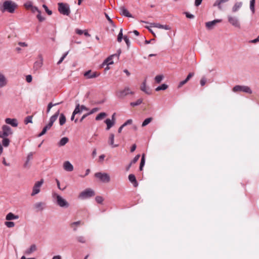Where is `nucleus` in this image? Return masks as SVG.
<instances>
[{
    "label": "nucleus",
    "instance_id": "f257e3e1",
    "mask_svg": "<svg viewBox=\"0 0 259 259\" xmlns=\"http://www.w3.org/2000/svg\"><path fill=\"white\" fill-rule=\"evenodd\" d=\"M16 7L17 5L12 1H6L4 2L3 8L1 9V10L3 12L7 11L10 13H14Z\"/></svg>",
    "mask_w": 259,
    "mask_h": 259
},
{
    "label": "nucleus",
    "instance_id": "ddd939ff",
    "mask_svg": "<svg viewBox=\"0 0 259 259\" xmlns=\"http://www.w3.org/2000/svg\"><path fill=\"white\" fill-rule=\"evenodd\" d=\"M5 122L7 124H10L13 127H17L18 124V121L15 118H7L5 119Z\"/></svg>",
    "mask_w": 259,
    "mask_h": 259
},
{
    "label": "nucleus",
    "instance_id": "dca6fc26",
    "mask_svg": "<svg viewBox=\"0 0 259 259\" xmlns=\"http://www.w3.org/2000/svg\"><path fill=\"white\" fill-rule=\"evenodd\" d=\"M114 135L111 133L109 135L108 139V144L111 146L112 148H116L119 146V144H114Z\"/></svg>",
    "mask_w": 259,
    "mask_h": 259
},
{
    "label": "nucleus",
    "instance_id": "c85d7f7f",
    "mask_svg": "<svg viewBox=\"0 0 259 259\" xmlns=\"http://www.w3.org/2000/svg\"><path fill=\"white\" fill-rule=\"evenodd\" d=\"M36 250V246L35 244H32L30 246L29 248L27 249L25 251V254H30L32 252L35 251Z\"/></svg>",
    "mask_w": 259,
    "mask_h": 259
},
{
    "label": "nucleus",
    "instance_id": "a211bd4d",
    "mask_svg": "<svg viewBox=\"0 0 259 259\" xmlns=\"http://www.w3.org/2000/svg\"><path fill=\"white\" fill-rule=\"evenodd\" d=\"M64 169L67 171H72L73 170L72 164L68 161H65L63 164Z\"/></svg>",
    "mask_w": 259,
    "mask_h": 259
},
{
    "label": "nucleus",
    "instance_id": "9b49d317",
    "mask_svg": "<svg viewBox=\"0 0 259 259\" xmlns=\"http://www.w3.org/2000/svg\"><path fill=\"white\" fill-rule=\"evenodd\" d=\"M221 21L222 20L220 19H215L211 21L207 22L205 23L206 27L208 29H211L217 23L221 22Z\"/></svg>",
    "mask_w": 259,
    "mask_h": 259
},
{
    "label": "nucleus",
    "instance_id": "774afa93",
    "mask_svg": "<svg viewBox=\"0 0 259 259\" xmlns=\"http://www.w3.org/2000/svg\"><path fill=\"white\" fill-rule=\"evenodd\" d=\"M80 224V221H77L75 222H73L70 224V226L72 228L74 226H78Z\"/></svg>",
    "mask_w": 259,
    "mask_h": 259
},
{
    "label": "nucleus",
    "instance_id": "f03ea898",
    "mask_svg": "<svg viewBox=\"0 0 259 259\" xmlns=\"http://www.w3.org/2000/svg\"><path fill=\"white\" fill-rule=\"evenodd\" d=\"M134 92L131 90L128 87H125L123 89L116 93V96L118 98L123 99L128 95H134Z\"/></svg>",
    "mask_w": 259,
    "mask_h": 259
},
{
    "label": "nucleus",
    "instance_id": "de8ad7c7",
    "mask_svg": "<svg viewBox=\"0 0 259 259\" xmlns=\"http://www.w3.org/2000/svg\"><path fill=\"white\" fill-rule=\"evenodd\" d=\"M32 116H27L24 120V122L26 124H28V123H32Z\"/></svg>",
    "mask_w": 259,
    "mask_h": 259
},
{
    "label": "nucleus",
    "instance_id": "20e7f679",
    "mask_svg": "<svg viewBox=\"0 0 259 259\" xmlns=\"http://www.w3.org/2000/svg\"><path fill=\"white\" fill-rule=\"evenodd\" d=\"M53 197L56 199V203L58 205L61 207L67 208L69 207V203L64 198H63L60 195L54 193Z\"/></svg>",
    "mask_w": 259,
    "mask_h": 259
},
{
    "label": "nucleus",
    "instance_id": "f704fd0d",
    "mask_svg": "<svg viewBox=\"0 0 259 259\" xmlns=\"http://www.w3.org/2000/svg\"><path fill=\"white\" fill-rule=\"evenodd\" d=\"M82 110H81V109L80 108V105L79 104H77L76 105L75 109L74 110V115H76L77 114H80L82 112Z\"/></svg>",
    "mask_w": 259,
    "mask_h": 259
},
{
    "label": "nucleus",
    "instance_id": "a878e982",
    "mask_svg": "<svg viewBox=\"0 0 259 259\" xmlns=\"http://www.w3.org/2000/svg\"><path fill=\"white\" fill-rule=\"evenodd\" d=\"M242 2H240L236 3L232 8V12L234 13L236 12L242 7Z\"/></svg>",
    "mask_w": 259,
    "mask_h": 259
},
{
    "label": "nucleus",
    "instance_id": "c9c22d12",
    "mask_svg": "<svg viewBox=\"0 0 259 259\" xmlns=\"http://www.w3.org/2000/svg\"><path fill=\"white\" fill-rule=\"evenodd\" d=\"M106 116H107V114L106 113L101 112L96 117L95 119L96 120H100L102 119L103 118H104Z\"/></svg>",
    "mask_w": 259,
    "mask_h": 259
},
{
    "label": "nucleus",
    "instance_id": "6e6552de",
    "mask_svg": "<svg viewBox=\"0 0 259 259\" xmlns=\"http://www.w3.org/2000/svg\"><path fill=\"white\" fill-rule=\"evenodd\" d=\"M227 17L228 22L233 26L239 29L241 28L240 23L237 17L232 15H228Z\"/></svg>",
    "mask_w": 259,
    "mask_h": 259
},
{
    "label": "nucleus",
    "instance_id": "473e14b6",
    "mask_svg": "<svg viewBox=\"0 0 259 259\" xmlns=\"http://www.w3.org/2000/svg\"><path fill=\"white\" fill-rule=\"evenodd\" d=\"M33 158V155L32 153H30L28 154L27 157V160L24 164V167H26L28 165L29 162L30 160H31Z\"/></svg>",
    "mask_w": 259,
    "mask_h": 259
},
{
    "label": "nucleus",
    "instance_id": "4d7b16f0",
    "mask_svg": "<svg viewBox=\"0 0 259 259\" xmlns=\"http://www.w3.org/2000/svg\"><path fill=\"white\" fill-rule=\"evenodd\" d=\"M123 39H124L127 47L128 48L130 46V41L129 39L128 38L127 36H124Z\"/></svg>",
    "mask_w": 259,
    "mask_h": 259
},
{
    "label": "nucleus",
    "instance_id": "a18cd8bd",
    "mask_svg": "<svg viewBox=\"0 0 259 259\" xmlns=\"http://www.w3.org/2000/svg\"><path fill=\"white\" fill-rule=\"evenodd\" d=\"M5 224L8 228H12L15 226V223L10 221L5 222Z\"/></svg>",
    "mask_w": 259,
    "mask_h": 259
},
{
    "label": "nucleus",
    "instance_id": "8fccbe9b",
    "mask_svg": "<svg viewBox=\"0 0 259 259\" xmlns=\"http://www.w3.org/2000/svg\"><path fill=\"white\" fill-rule=\"evenodd\" d=\"M68 51L66 52L65 53H64L63 54V55L61 57V58L60 59V60H59V61L57 62V64L58 65H59L64 60V59L65 58V57L67 56V55H68Z\"/></svg>",
    "mask_w": 259,
    "mask_h": 259
},
{
    "label": "nucleus",
    "instance_id": "f8f14e48",
    "mask_svg": "<svg viewBox=\"0 0 259 259\" xmlns=\"http://www.w3.org/2000/svg\"><path fill=\"white\" fill-rule=\"evenodd\" d=\"M114 57V56L113 55L108 57L106 59H105L103 63H102V66H103L105 65L108 66L109 65L113 64V61H112V58ZM109 69V68L108 66H107V67L105 68V70H108Z\"/></svg>",
    "mask_w": 259,
    "mask_h": 259
},
{
    "label": "nucleus",
    "instance_id": "a19ab883",
    "mask_svg": "<svg viewBox=\"0 0 259 259\" xmlns=\"http://www.w3.org/2000/svg\"><path fill=\"white\" fill-rule=\"evenodd\" d=\"M163 79V75H158L155 77V81L156 83H159Z\"/></svg>",
    "mask_w": 259,
    "mask_h": 259
},
{
    "label": "nucleus",
    "instance_id": "6ab92c4d",
    "mask_svg": "<svg viewBox=\"0 0 259 259\" xmlns=\"http://www.w3.org/2000/svg\"><path fill=\"white\" fill-rule=\"evenodd\" d=\"M120 11L121 15L127 17H132V15L124 7H121L120 8Z\"/></svg>",
    "mask_w": 259,
    "mask_h": 259
},
{
    "label": "nucleus",
    "instance_id": "bb28decb",
    "mask_svg": "<svg viewBox=\"0 0 259 259\" xmlns=\"http://www.w3.org/2000/svg\"><path fill=\"white\" fill-rule=\"evenodd\" d=\"M69 141V139L67 137H63L60 140L58 143V146L60 147L65 145Z\"/></svg>",
    "mask_w": 259,
    "mask_h": 259
},
{
    "label": "nucleus",
    "instance_id": "423d86ee",
    "mask_svg": "<svg viewBox=\"0 0 259 259\" xmlns=\"http://www.w3.org/2000/svg\"><path fill=\"white\" fill-rule=\"evenodd\" d=\"M232 91L234 92H242L249 94H252V90L249 87L240 85H236L235 87H234L232 89Z\"/></svg>",
    "mask_w": 259,
    "mask_h": 259
},
{
    "label": "nucleus",
    "instance_id": "ea45409f",
    "mask_svg": "<svg viewBox=\"0 0 259 259\" xmlns=\"http://www.w3.org/2000/svg\"><path fill=\"white\" fill-rule=\"evenodd\" d=\"M142 102H143V99H139L137 100V101L136 102H131L130 103V105H131V106L134 107V106H138V105H140L142 103Z\"/></svg>",
    "mask_w": 259,
    "mask_h": 259
},
{
    "label": "nucleus",
    "instance_id": "603ef678",
    "mask_svg": "<svg viewBox=\"0 0 259 259\" xmlns=\"http://www.w3.org/2000/svg\"><path fill=\"white\" fill-rule=\"evenodd\" d=\"M95 199H96V202L99 204H101L103 202V200H104L103 197L101 196H98L96 197Z\"/></svg>",
    "mask_w": 259,
    "mask_h": 259
},
{
    "label": "nucleus",
    "instance_id": "79ce46f5",
    "mask_svg": "<svg viewBox=\"0 0 259 259\" xmlns=\"http://www.w3.org/2000/svg\"><path fill=\"white\" fill-rule=\"evenodd\" d=\"M122 30V28H121L119 33H118V35L117 36V40L119 42H120L123 38Z\"/></svg>",
    "mask_w": 259,
    "mask_h": 259
},
{
    "label": "nucleus",
    "instance_id": "338daca9",
    "mask_svg": "<svg viewBox=\"0 0 259 259\" xmlns=\"http://www.w3.org/2000/svg\"><path fill=\"white\" fill-rule=\"evenodd\" d=\"M200 84L201 86H203L206 83V79L204 77H202L200 80Z\"/></svg>",
    "mask_w": 259,
    "mask_h": 259
},
{
    "label": "nucleus",
    "instance_id": "864d4df0",
    "mask_svg": "<svg viewBox=\"0 0 259 259\" xmlns=\"http://www.w3.org/2000/svg\"><path fill=\"white\" fill-rule=\"evenodd\" d=\"M42 7L45 9L46 13L49 15H51L52 14V11L50 10L48 7L46 5H42Z\"/></svg>",
    "mask_w": 259,
    "mask_h": 259
},
{
    "label": "nucleus",
    "instance_id": "37998d69",
    "mask_svg": "<svg viewBox=\"0 0 259 259\" xmlns=\"http://www.w3.org/2000/svg\"><path fill=\"white\" fill-rule=\"evenodd\" d=\"M105 16L106 19L108 20L109 23L111 24V25L112 26L115 27V25L114 23L113 20L110 18L109 15L107 13H105Z\"/></svg>",
    "mask_w": 259,
    "mask_h": 259
},
{
    "label": "nucleus",
    "instance_id": "4be33fe9",
    "mask_svg": "<svg viewBox=\"0 0 259 259\" xmlns=\"http://www.w3.org/2000/svg\"><path fill=\"white\" fill-rule=\"evenodd\" d=\"M229 0H216L215 3L213 4V7H217L220 10H222V4L227 2Z\"/></svg>",
    "mask_w": 259,
    "mask_h": 259
},
{
    "label": "nucleus",
    "instance_id": "aec40b11",
    "mask_svg": "<svg viewBox=\"0 0 259 259\" xmlns=\"http://www.w3.org/2000/svg\"><path fill=\"white\" fill-rule=\"evenodd\" d=\"M129 181L133 184L134 187H137L138 186V183L136 180V177L133 174H130L128 176Z\"/></svg>",
    "mask_w": 259,
    "mask_h": 259
},
{
    "label": "nucleus",
    "instance_id": "0e129e2a",
    "mask_svg": "<svg viewBox=\"0 0 259 259\" xmlns=\"http://www.w3.org/2000/svg\"><path fill=\"white\" fill-rule=\"evenodd\" d=\"M194 75V73H193V72L189 73L186 78V80H187L188 81L190 80V79L192 77H193Z\"/></svg>",
    "mask_w": 259,
    "mask_h": 259
},
{
    "label": "nucleus",
    "instance_id": "c756f323",
    "mask_svg": "<svg viewBox=\"0 0 259 259\" xmlns=\"http://www.w3.org/2000/svg\"><path fill=\"white\" fill-rule=\"evenodd\" d=\"M51 126L49 125V124H47L42 129V131L41 133H40L38 135V137H40L42 136H43L44 135H45L46 132H47V131L49 130L50 128H51Z\"/></svg>",
    "mask_w": 259,
    "mask_h": 259
},
{
    "label": "nucleus",
    "instance_id": "5701e85b",
    "mask_svg": "<svg viewBox=\"0 0 259 259\" xmlns=\"http://www.w3.org/2000/svg\"><path fill=\"white\" fill-rule=\"evenodd\" d=\"M146 80H145L142 83V84L141 86L140 89L141 91L145 92L146 94H147L148 95H150V94H151V91H150L149 89L147 88L146 87Z\"/></svg>",
    "mask_w": 259,
    "mask_h": 259
},
{
    "label": "nucleus",
    "instance_id": "2eb2a0df",
    "mask_svg": "<svg viewBox=\"0 0 259 259\" xmlns=\"http://www.w3.org/2000/svg\"><path fill=\"white\" fill-rule=\"evenodd\" d=\"M151 27H154L160 29H164L165 30H170V27L167 25H162L159 23H153L151 24Z\"/></svg>",
    "mask_w": 259,
    "mask_h": 259
},
{
    "label": "nucleus",
    "instance_id": "e433bc0d",
    "mask_svg": "<svg viewBox=\"0 0 259 259\" xmlns=\"http://www.w3.org/2000/svg\"><path fill=\"white\" fill-rule=\"evenodd\" d=\"M168 88V85L166 84H162L161 85L158 86L155 89L156 91H159L161 90H165Z\"/></svg>",
    "mask_w": 259,
    "mask_h": 259
},
{
    "label": "nucleus",
    "instance_id": "13d9d810",
    "mask_svg": "<svg viewBox=\"0 0 259 259\" xmlns=\"http://www.w3.org/2000/svg\"><path fill=\"white\" fill-rule=\"evenodd\" d=\"M133 122V120L131 119H128L126 122H125L123 124L122 126H125L127 125L131 124Z\"/></svg>",
    "mask_w": 259,
    "mask_h": 259
},
{
    "label": "nucleus",
    "instance_id": "e2e57ef3",
    "mask_svg": "<svg viewBox=\"0 0 259 259\" xmlns=\"http://www.w3.org/2000/svg\"><path fill=\"white\" fill-rule=\"evenodd\" d=\"M31 11L33 13H34L35 12H37L38 13L39 11H40L37 7L36 6H32V7L31 8Z\"/></svg>",
    "mask_w": 259,
    "mask_h": 259
},
{
    "label": "nucleus",
    "instance_id": "b1692460",
    "mask_svg": "<svg viewBox=\"0 0 259 259\" xmlns=\"http://www.w3.org/2000/svg\"><path fill=\"white\" fill-rule=\"evenodd\" d=\"M7 79L5 75L0 73V88H3L7 84Z\"/></svg>",
    "mask_w": 259,
    "mask_h": 259
},
{
    "label": "nucleus",
    "instance_id": "39448f33",
    "mask_svg": "<svg viewBox=\"0 0 259 259\" xmlns=\"http://www.w3.org/2000/svg\"><path fill=\"white\" fill-rule=\"evenodd\" d=\"M95 177L99 179L102 183H107L110 181V176L107 173L98 172L95 173Z\"/></svg>",
    "mask_w": 259,
    "mask_h": 259
},
{
    "label": "nucleus",
    "instance_id": "c03bdc74",
    "mask_svg": "<svg viewBox=\"0 0 259 259\" xmlns=\"http://www.w3.org/2000/svg\"><path fill=\"white\" fill-rule=\"evenodd\" d=\"M152 120V117H149L145 119L142 123V126H145L147 124H148Z\"/></svg>",
    "mask_w": 259,
    "mask_h": 259
},
{
    "label": "nucleus",
    "instance_id": "412c9836",
    "mask_svg": "<svg viewBox=\"0 0 259 259\" xmlns=\"http://www.w3.org/2000/svg\"><path fill=\"white\" fill-rule=\"evenodd\" d=\"M2 130L5 133L7 136L12 135L13 132L11 128L7 125H4L2 127Z\"/></svg>",
    "mask_w": 259,
    "mask_h": 259
},
{
    "label": "nucleus",
    "instance_id": "2f4dec72",
    "mask_svg": "<svg viewBox=\"0 0 259 259\" xmlns=\"http://www.w3.org/2000/svg\"><path fill=\"white\" fill-rule=\"evenodd\" d=\"M66 119L65 116L63 113H61L59 117V124L60 125H63L66 122Z\"/></svg>",
    "mask_w": 259,
    "mask_h": 259
},
{
    "label": "nucleus",
    "instance_id": "5fc2aeb1",
    "mask_svg": "<svg viewBox=\"0 0 259 259\" xmlns=\"http://www.w3.org/2000/svg\"><path fill=\"white\" fill-rule=\"evenodd\" d=\"M99 110V109L98 108H93L88 113V115H91L92 114H93L98 111Z\"/></svg>",
    "mask_w": 259,
    "mask_h": 259
},
{
    "label": "nucleus",
    "instance_id": "4c0bfd02",
    "mask_svg": "<svg viewBox=\"0 0 259 259\" xmlns=\"http://www.w3.org/2000/svg\"><path fill=\"white\" fill-rule=\"evenodd\" d=\"M76 240L80 243H85L86 242V239L84 236H79L76 237Z\"/></svg>",
    "mask_w": 259,
    "mask_h": 259
},
{
    "label": "nucleus",
    "instance_id": "09e8293b",
    "mask_svg": "<svg viewBox=\"0 0 259 259\" xmlns=\"http://www.w3.org/2000/svg\"><path fill=\"white\" fill-rule=\"evenodd\" d=\"M37 18L38 19L39 22H42L45 20V18L41 16V11H39L38 14L36 16Z\"/></svg>",
    "mask_w": 259,
    "mask_h": 259
},
{
    "label": "nucleus",
    "instance_id": "393cba45",
    "mask_svg": "<svg viewBox=\"0 0 259 259\" xmlns=\"http://www.w3.org/2000/svg\"><path fill=\"white\" fill-rule=\"evenodd\" d=\"M19 218V216L17 215H15L12 212H9L6 215V219L8 221L16 220Z\"/></svg>",
    "mask_w": 259,
    "mask_h": 259
},
{
    "label": "nucleus",
    "instance_id": "f3484780",
    "mask_svg": "<svg viewBox=\"0 0 259 259\" xmlns=\"http://www.w3.org/2000/svg\"><path fill=\"white\" fill-rule=\"evenodd\" d=\"M59 113H60V111L58 110L53 115H52L50 117L49 122L48 124L50 125L52 127L54 122L57 119V118L59 115Z\"/></svg>",
    "mask_w": 259,
    "mask_h": 259
},
{
    "label": "nucleus",
    "instance_id": "7ed1b4c3",
    "mask_svg": "<svg viewBox=\"0 0 259 259\" xmlns=\"http://www.w3.org/2000/svg\"><path fill=\"white\" fill-rule=\"evenodd\" d=\"M58 5V11L62 15L69 16L70 13L69 5L67 3H59Z\"/></svg>",
    "mask_w": 259,
    "mask_h": 259
},
{
    "label": "nucleus",
    "instance_id": "052dcab7",
    "mask_svg": "<svg viewBox=\"0 0 259 259\" xmlns=\"http://www.w3.org/2000/svg\"><path fill=\"white\" fill-rule=\"evenodd\" d=\"M32 77L31 75H27L26 76V80L27 82H31L32 81Z\"/></svg>",
    "mask_w": 259,
    "mask_h": 259
},
{
    "label": "nucleus",
    "instance_id": "9d476101",
    "mask_svg": "<svg viewBox=\"0 0 259 259\" xmlns=\"http://www.w3.org/2000/svg\"><path fill=\"white\" fill-rule=\"evenodd\" d=\"M84 76L87 79H91L98 77L99 75L97 72H93L91 70L86 71L84 73Z\"/></svg>",
    "mask_w": 259,
    "mask_h": 259
},
{
    "label": "nucleus",
    "instance_id": "cd10ccee",
    "mask_svg": "<svg viewBox=\"0 0 259 259\" xmlns=\"http://www.w3.org/2000/svg\"><path fill=\"white\" fill-rule=\"evenodd\" d=\"M45 206V203L41 202H37L34 204V207L39 210H42L44 209Z\"/></svg>",
    "mask_w": 259,
    "mask_h": 259
},
{
    "label": "nucleus",
    "instance_id": "72a5a7b5",
    "mask_svg": "<svg viewBox=\"0 0 259 259\" xmlns=\"http://www.w3.org/2000/svg\"><path fill=\"white\" fill-rule=\"evenodd\" d=\"M145 154H143L142 156V158L141 160L140 165L139 167V169L140 171H142L143 170V168L145 165Z\"/></svg>",
    "mask_w": 259,
    "mask_h": 259
},
{
    "label": "nucleus",
    "instance_id": "bf43d9fd",
    "mask_svg": "<svg viewBox=\"0 0 259 259\" xmlns=\"http://www.w3.org/2000/svg\"><path fill=\"white\" fill-rule=\"evenodd\" d=\"M185 14L188 18L193 19L194 18V16L193 14H190L188 12H185Z\"/></svg>",
    "mask_w": 259,
    "mask_h": 259
},
{
    "label": "nucleus",
    "instance_id": "680f3d73",
    "mask_svg": "<svg viewBox=\"0 0 259 259\" xmlns=\"http://www.w3.org/2000/svg\"><path fill=\"white\" fill-rule=\"evenodd\" d=\"M187 82H188V81L186 80V79L183 81H181V82H180V83L178 85V88L182 87L183 85H184L185 84H186Z\"/></svg>",
    "mask_w": 259,
    "mask_h": 259
},
{
    "label": "nucleus",
    "instance_id": "7c9ffc66",
    "mask_svg": "<svg viewBox=\"0 0 259 259\" xmlns=\"http://www.w3.org/2000/svg\"><path fill=\"white\" fill-rule=\"evenodd\" d=\"M105 122L107 124L106 130H109L114 124V121H112L110 119L107 118L105 120Z\"/></svg>",
    "mask_w": 259,
    "mask_h": 259
},
{
    "label": "nucleus",
    "instance_id": "58836bf2",
    "mask_svg": "<svg viewBox=\"0 0 259 259\" xmlns=\"http://www.w3.org/2000/svg\"><path fill=\"white\" fill-rule=\"evenodd\" d=\"M10 144V140L8 138H4L2 142V147H8L9 145Z\"/></svg>",
    "mask_w": 259,
    "mask_h": 259
},
{
    "label": "nucleus",
    "instance_id": "0eeeda50",
    "mask_svg": "<svg viewBox=\"0 0 259 259\" xmlns=\"http://www.w3.org/2000/svg\"><path fill=\"white\" fill-rule=\"evenodd\" d=\"M95 195L94 190L90 188H88L81 192L79 195L81 199H84L94 196Z\"/></svg>",
    "mask_w": 259,
    "mask_h": 259
},
{
    "label": "nucleus",
    "instance_id": "3c124183",
    "mask_svg": "<svg viewBox=\"0 0 259 259\" xmlns=\"http://www.w3.org/2000/svg\"><path fill=\"white\" fill-rule=\"evenodd\" d=\"M24 6L26 9H31L33 6L32 3L30 1L27 2L24 4Z\"/></svg>",
    "mask_w": 259,
    "mask_h": 259
},
{
    "label": "nucleus",
    "instance_id": "1a4fd4ad",
    "mask_svg": "<svg viewBox=\"0 0 259 259\" xmlns=\"http://www.w3.org/2000/svg\"><path fill=\"white\" fill-rule=\"evenodd\" d=\"M44 181L43 180H41L37 182L34 184L32 193L31 194V196H34L35 195L38 194L40 192V187L43 184Z\"/></svg>",
    "mask_w": 259,
    "mask_h": 259
},
{
    "label": "nucleus",
    "instance_id": "69168bd1",
    "mask_svg": "<svg viewBox=\"0 0 259 259\" xmlns=\"http://www.w3.org/2000/svg\"><path fill=\"white\" fill-rule=\"evenodd\" d=\"M8 137L7 135L5 134V133L2 130V132H0V138H2L3 139L4 138H7L6 137Z\"/></svg>",
    "mask_w": 259,
    "mask_h": 259
},
{
    "label": "nucleus",
    "instance_id": "4468645a",
    "mask_svg": "<svg viewBox=\"0 0 259 259\" xmlns=\"http://www.w3.org/2000/svg\"><path fill=\"white\" fill-rule=\"evenodd\" d=\"M39 59L35 61L34 63V68L35 70H38L42 65L43 58L41 55H39Z\"/></svg>",
    "mask_w": 259,
    "mask_h": 259
},
{
    "label": "nucleus",
    "instance_id": "49530a36",
    "mask_svg": "<svg viewBox=\"0 0 259 259\" xmlns=\"http://www.w3.org/2000/svg\"><path fill=\"white\" fill-rule=\"evenodd\" d=\"M254 5H255V0H250V9L253 13H254Z\"/></svg>",
    "mask_w": 259,
    "mask_h": 259
},
{
    "label": "nucleus",
    "instance_id": "6e6d98bb",
    "mask_svg": "<svg viewBox=\"0 0 259 259\" xmlns=\"http://www.w3.org/2000/svg\"><path fill=\"white\" fill-rule=\"evenodd\" d=\"M140 157V154L137 155L131 161L132 163H135L137 162Z\"/></svg>",
    "mask_w": 259,
    "mask_h": 259
}]
</instances>
